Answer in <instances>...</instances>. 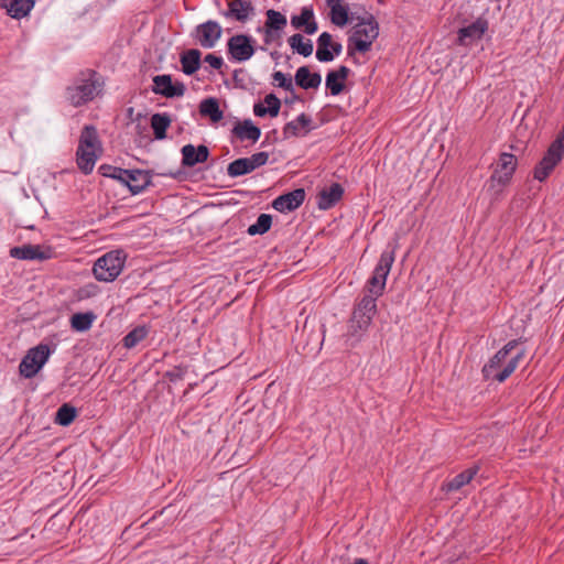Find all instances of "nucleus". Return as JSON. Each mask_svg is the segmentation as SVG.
Listing matches in <instances>:
<instances>
[{"label": "nucleus", "instance_id": "f257e3e1", "mask_svg": "<svg viewBox=\"0 0 564 564\" xmlns=\"http://www.w3.org/2000/svg\"><path fill=\"white\" fill-rule=\"evenodd\" d=\"M519 345L518 339L508 341L499 349L489 361L482 367V375L486 379H494L498 382H505L519 367L520 361L525 357V349L513 350Z\"/></svg>", "mask_w": 564, "mask_h": 564}, {"label": "nucleus", "instance_id": "f03ea898", "mask_svg": "<svg viewBox=\"0 0 564 564\" xmlns=\"http://www.w3.org/2000/svg\"><path fill=\"white\" fill-rule=\"evenodd\" d=\"M351 19H356L358 22L348 37L347 51L349 56H352L355 52L367 53L370 51L372 43L379 35V24L372 14L368 13L365 18H356L352 13Z\"/></svg>", "mask_w": 564, "mask_h": 564}, {"label": "nucleus", "instance_id": "7ed1b4c3", "mask_svg": "<svg viewBox=\"0 0 564 564\" xmlns=\"http://www.w3.org/2000/svg\"><path fill=\"white\" fill-rule=\"evenodd\" d=\"M101 153L102 148L97 134V130L93 126L84 127L76 151V162L78 169L84 174L91 173L96 161L99 159Z\"/></svg>", "mask_w": 564, "mask_h": 564}, {"label": "nucleus", "instance_id": "20e7f679", "mask_svg": "<svg viewBox=\"0 0 564 564\" xmlns=\"http://www.w3.org/2000/svg\"><path fill=\"white\" fill-rule=\"evenodd\" d=\"M102 84L93 70L82 73L66 89L67 100L75 107L91 101L101 93Z\"/></svg>", "mask_w": 564, "mask_h": 564}, {"label": "nucleus", "instance_id": "39448f33", "mask_svg": "<svg viewBox=\"0 0 564 564\" xmlns=\"http://www.w3.org/2000/svg\"><path fill=\"white\" fill-rule=\"evenodd\" d=\"M395 259V246L386 249L380 254V259L372 272V275L366 282L364 293L380 297L386 289L387 278Z\"/></svg>", "mask_w": 564, "mask_h": 564}, {"label": "nucleus", "instance_id": "423d86ee", "mask_svg": "<svg viewBox=\"0 0 564 564\" xmlns=\"http://www.w3.org/2000/svg\"><path fill=\"white\" fill-rule=\"evenodd\" d=\"M127 254L122 250H111L99 257L93 267L96 280L101 282L115 281L123 270Z\"/></svg>", "mask_w": 564, "mask_h": 564}, {"label": "nucleus", "instance_id": "0eeeda50", "mask_svg": "<svg viewBox=\"0 0 564 564\" xmlns=\"http://www.w3.org/2000/svg\"><path fill=\"white\" fill-rule=\"evenodd\" d=\"M564 153V124L556 135L555 140L550 144L547 151L535 165L533 177L540 182L545 181L553 172L555 166L562 161Z\"/></svg>", "mask_w": 564, "mask_h": 564}, {"label": "nucleus", "instance_id": "6e6552de", "mask_svg": "<svg viewBox=\"0 0 564 564\" xmlns=\"http://www.w3.org/2000/svg\"><path fill=\"white\" fill-rule=\"evenodd\" d=\"M517 166L518 160L516 155L508 152L500 153L497 165L489 178L490 187L494 188L499 186L500 188H503L509 185Z\"/></svg>", "mask_w": 564, "mask_h": 564}, {"label": "nucleus", "instance_id": "1a4fd4ad", "mask_svg": "<svg viewBox=\"0 0 564 564\" xmlns=\"http://www.w3.org/2000/svg\"><path fill=\"white\" fill-rule=\"evenodd\" d=\"M50 355L51 351L47 345L41 344L31 348L20 362V375L28 379L34 377L46 364Z\"/></svg>", "mask_w": 564, "mask_h": 564}, {"label": "nucleus", "instance_id": "9d476101", "mask_svg": "<svg viewBox=\"0 0 564 564\" xmlns=\"http://www.w3.org/2000/svg\"><path fill=\"white\" fill-rule=\"evenodd\" d=\"M489 23L485 18H478L467 26L460 28L457 32V43L463 46H469L481 40L488 31Z\"/></svg>", "mask_w": 564, "mask_h": 564}, {"label": "nucleus", "instance_id": "9b49d317", "mask_svg": "<svg viewBox=\"0 0 564 564\" xmlns=\"http://www.w3.org/2000/svg\"><path fill=\"white\" fill-rule=\"evenodd\" d=\"M152 82V91L165 98L181 97L185 93L184 84L181 82L173 83L171 75H156Z\"/></svg>", "mask_w": 564, "mask_h": 564}, {"label": "nucleus", "instance_id": "f8f14e48", "mask_svg": "<svg viewBox=\"0 0 564 564\" xmlns=\"http://www.w3.org/2000/svg\"><path fill=\"white\" fill-rule=\"evenodd\" d=\"M291 26L294 30L303 31L304 33L312 35L317 32L318 24L315 20L314 9L312 6H305L301 9L300 14H293L291 17Z\"/></svg>", "mask_w": 564, "mask_h": 564}, {"label": "nucleus", "instance_id": "ddd939ff", "mask_svg": "<svg viewBox=\"0 0 564 564\" xmlns=\"http://www.w3.org/2000/svg\"><path fill=\"white\" fill-rule=\"evenodd\" d=\"M52 249L39 245H23L10 249V256L20 260H47L52 257Z\"/></svg>", "mask_w": 564, "mask_h": 564}, {"label": "nucleus", "instance_id": "4468645a", "mask_svg": "<svg viewBox=\"0 0 564 564\" xmlns=\"http://www.w3.org/2000/svg\"><path fill=\"white\" fill-rule=\"evenodd\" d=\"M228 50L232 58L238 62H245L249 59L254 53L251 39L242 34L235 35L229 39Z\"/></svg>", "mask_w": 564, "mask_h": 564}, {"label": "nucleus", "instance_id": "2eb2a0df", "mask_svg": "<svg viewBox=\"0 0 564 564\" xmlns=\"http://www.w3.org/2000/svg\"><path fill=\"white\" fill-rule=\"evenodd\" d=\"M350 75V69L341 65L337 69L329 70L325 78L326 90L332 96L340 95L346 88V80Z\"/></svg>", "mask_w": 564, "mask_h": 564}, {"label": "nucleus", "instance_id": "dca6fc26", "mask_svg": "<svg viewBox=\"0 0 564 564\" xmlns=\"http://www.w3.org/2000/svg\"><path fill=\"white\" fill-rule=\"evenodd\" d=\"M314 129L315 124L312 117L306 113H301L284 126V138H303Z\"/></svg>", "mask_w": 564, "mask_h": 564}, {"label": "nucleus", "instance_id": "f3484780", "mask_svg": "<svg viewBox=\"0 0 564 564\" xmlns=\"http://www.w3.org/2000/svg\"><path fill=\"white\" fill-rule=\"evenodd\" d=\"M196 36L205 48H212L221 36V28L215 21H207L196 28Z\"/></svg>", "mask_w": 564, "mask_h": 564}, {"label": "nucleus", "instance_id": "a211bd4d", "mask_svg": "<svg viewBox=\"0 0 564 564\" xmlns=\"http://www.w3.org/2000/svg\"><path fill=\"white\" fill-rule=\"evenodd\" d=\"M122 184L127 185L132 194H139L151 183V176L147 171L126 170Z\"/></svg>", "mask_w": 564, "mask_h": 564}, {"label": "nucleus", "instance_id": "6ab92c4d", "mask_svg": "<svg viewBox=\"0 0 564 564\" xmlns=\"http://www.w3.org/2000/svg\"><path fill=\"white\" fill-rule=\"evenodd\" d=\"M344 188L339 183H333L317 194V207L327 210L334 207L343 197Z\"/></svg>", "mask_w": 564, "mask_h": 564}, {"label": "nucleus", "instance_id": "aec40b11", "mask_svg": "<svg viewBox=\"0 0 564 564\" xmlns=\"http://www.w3.org/2000/svg\"><path fill=\"white\" fill-rule=\"evenodd\" d=\"M182 164L184 166L192 167L198 163H204L207 161L209 155V150L206 145L195 147L193 144H186L182 148Z\"/></svg>", "mask_w": 564, "mask_h": 564}, {"label": "nucleus", "instance_id": "412c9836", "mask_svg": "<svg viewBox=\"0 0 564 564\" xmlns=\"http://www.w3.org/2000/svg\"><path fill=\"white\" fill-rule=\"evenodd\" d=\"M267 22L264 24V43L270 45L280 37L282 30V13L275 10L267 11Z\"/></svg>", "mask_w": 564, "mask_h": 564}, {"label": "nucleus", "instance_id": "4be33fe9", "mask_svg": "<svg viewBox=\"0 0 564 564\" xmlns=\"http://www.w3.org/2000/svg\"><path fill=\"white\" fill-rule=\"evenodd\" d=\"M294 82L302 89H317L322 83V76L319 73H312L308 66H301L295 73Z\"/></svg>", "mask_w": 564, "mask_h": 564}, {"label": "nucleus", "instance_id": "5701e85b", "mask_svg": "<svg viewBox=\"0 0 564 564\" xmlns=\"http://www.w3.org/2000/svg\"><path fill=\"white\" fill-rule=\"evenodd\" d=\"M372 319V317L365 313L352 311L347 334L351 337L360 338L368 330Z\"/></svg>", "mask_w": 564, "mask_h": 564}, {"label": "nucleus", "instance_id": "b1692460", "mask_svg": "<svg viewBox=\"0 0 564 564\" xmlns=\"http://www.w3.org/2000/svg\"><path fill=\"white\" fill-rule=\"evenodd\" d=\"M33 0H0V7L14 19L25 17L33 8Z\"/></svg>", "mask_w": 564, "mask_h": 564}, {"label": "nucleus", "instance_id": "393cba45", "mask_svg": "<svg viewBox=\"0 0 564 564\" xmlns=\"http://www.w3.org/2000/svg\"><path fill=\"white\" fill-rule=\"evenodd\" d=\"M280 107V99L275 95L269 94L264 97L263 101L254 104L253 112L258 117H276L279 115Z\"/></svg>", "mask_w": 564, "mask_h": 564}, {"label": "nucleus", "instance_id": "a878e982", "mask_svg": "<svg viewBox=\"0 0 564 564\" xmlns=\"http://www.w3.org/2000/svg\"><path fill=\"white\" fill-rule=\"evenodd\" d=\"M232 133L240 141H250L252 143L257 142L261 134L260 129L254 126L251 120L238 122L234 127Z\"/></svg>", "mask_w": 564, "mask_h": 564}, {"label": "nucleus", "instance_id": "bb28decb", "mask_svg": "<svg viewBox=\"0 0 564 564\" xmlns=\"http://www.w3.org/2000/svg\"><path fill=\"white\" fill-rule=\"evenodd\" d=\"M479 470L478 466H473L460 474L456 475L453 479L448 480L444 486L443 489L447 492L457 491L467 484H469L473 478L477 475Z\"/></svg>", "mask_w": 564, "mask_h": 564}, {"label": "nucleus", "instance_id": "cd10ccee", "mask_svg": "<svg viewBox=\"0 0 564 564\" xmlns=\"http://www.w3.org/2000/svg\"><path fill=\"white\" fill-rule=\"evenodd\" d=\"M329 7V18L333 24L337 26H344L348 23V9L343 6V0H326Z\"/></svg>", "mask_w": 564, "mask_h": 564}, {"label": "nucleus", "instance_id": "c85d7f7f", "mask_svg": "<svg viewBox=\"0 0 564 564\" xmlns=\"http://www.w3.org/2000/svg\"><path fill=\"white\" fill-rule=\"evenodd\" d=\"M253 12V7L249 1L232 0L229 2V9L225 13L226 17H232L237 21L245 22Z\"/></svg>", "mask_w": 564, "mask_h": 564}, {"label": "nucleus", "instance_id": "c756f323", "mask_svg": "<svg viewBox=\"0 0 564 564\" xmlns=\"http://www.w3.org/2000/svg\"><path fill=\"white\" fill-rule=\"evenodd\" d=\"M330 45H333V36L328 32H323L317 39L316 58L319 62H332L335 58V54L330 52Z\"/></svg>", "mask_w": 564, "mask_h": 564}, {"label": "nucleus", "instance_id": "7c9ffc66", "mask_svg": "<svg viewBox=\"0 0 564 564\" xmlns=\"http://www.w3.org/2000/svg\"><path fill=\"white\" fill-rule=\"evenodd\" d=\"M288 43L294 53L308 57L313 53V42L301 33H295L288 39Z\"/></svg>", "mask_w": 564, "mask_h": 564}, {"label": "nucleus", "instance_id": "2f4dec72", "mask_svg": "<svg viewBox=\"0 0 564 564\" xmlns=\"http://www.w3.org/2000/svg\"><path fill=\"white\" fill-rule=\"evenodd\" d=\"M97 315L93 312L76 313L70 317V327L75 332L84 333L91 328Z\"/></svg>", "mask_w": 564, "mask_h": 564}, {"label": "nucleus", "instance_id": "473e14b6", "mask_svg": "<svg viewBox=\"0 0 564 564\" xmlns=\"http://www.w3.org/2000/svg\"><path fill=\"white\" fill-rule=\"evenodd\" d=\"M182 69L186 75L194 74L200 66V52L188 50L181 56Z\"/></svg>", "mask_w": 564, "mask_h": 564}, {"label": "nucleus", "instance_id": "72a5a7b5", "mask_svg": "<svg viewBox=\"0 0 564 564\" xmlns=\"http://www.w3.org/2000/svg\"><path fill=\"white\" fill-rule=\"evenodd\" d=\"M199 112L202 116L208 117L213 122H218L224 117L219 104L215 98L204 99L199 105Z\"/></svg>", "mask_w": 564, "mask_h": 564}, {"label": "nucleus", "instance_id": "f704fd0d", "mask_svg": "<svg viewBox=\"0 0 564 564\" xmlns=\"http://www.w3.org/2000/svg\"><path fill=\"white\" fill-rule=\"evenodd\" d=\"M170 124L171 119L166 113H155L151 118V127L156 139L165 138Z\"/></svg>", "mask_w": 564, "mask_h": 564}, {"label": "nucleus", "instance_id": "c9c22d12", "mask_svg": "<svg viewBox=\"0 0 564 564\" xmlns=\"http://www.w3.org/2000/svg\"><path fill=\"white\" fill-rule=\"evenodd\" d=\"M377 297L373 295L365 294L361 296V299L356 303L352 311L365 313L369 315V317H372L377 313Z\"/></svg>", "mask_w": 564, "mask_h": 564}, {"label": "nucleus", "instance_id": "e433bc0d", "mask_svg": "<svg viewBox=\"0 0 564 564\" xmlns=\"http://www.w3.org/2000/svg\"><path fill=\"white\" fill-rule=\"evenodd\" d=\"M252 172V164L248 158L237 159L232 161L228 167L227 173L231 177L242 176Z\"/></svg>", "mask_w": 564, "mask_h": 564}, {"label": "nucleus", "instance_id": "4c0bfd02", "mask_svg": "<svg viewBox=\"0 0 564 564\" xmlns=\"http://www.w3.org/2000/svg\"><path fill=\"white\" fill-rule=\"evenodd\" d=\"M304 199V188H296L290 193H284V209L294 210L303 204Z\"/></svg>", "mask_w": 564, "mask_h": 564}, {"label": "nucleus", "instance_id": "58836bf2", "mask_svg": "<svg viewBox=\"0 0 564 564\" xmlns=\"http://www.w3.org/2000/svg\"><path fill=\"white\" fill-rule=\"evenodd\" d=\"M148 335V329L144 326L135 327L123 337V346L126 348H133L142 341Z\"/></svg>", "mask_w": 564, "mask_h": 564}, {"label": "nucleus", "instance_id": "ea45409f", "mask_svg": "<svg viewBox=\"0 0 564 564\" xmlns=\"http://www.w3.org/2000/svg\"><path fill=\"white\" fill-rule=\"evenodd\" d=\"M271 223H272V218L270 215L261 214L258 217L257 221L253 225L249 226L247 232L250 236L263 235L264 232H267L270 229Z\"/></svg>", "mask_w": 564, "mask_h": 564}, {"label": "nucleus", "instance_id": "a19ab883", "mask_svg": "<svg viewBox=\"0 0 564 564\" xmlns=\"http://www.w3.org/2000/svg\"><path fill=\"white\" fill-rule=\"evenodd\" d=\"M75 417L76 409L69 404H63L56 412L55 422L62 426H67Z\"/></svg>", "mask_w": 564, "mask_h": 564}, {"label": "nucleus", "instance_id": "79ce46f5", "mask_svg": "<svg viewBox=\"0 0 564 564\" xmlns=\"http://www.w3.org/2000/svg\"><path fill=\"white\" fill-rule=\"evenodd\" d=\"M99 172H100L101 175H104L106 177L118 180L120 182H122L123 175L126 174V170L120 169V167H116V166H112V165H108V164L100 165L99 166Z\"/></svg>", "mask_w": 564, "mask_h": 564}, {"label": "nucleus", "instance_id": "37998d69", "mask_svg": "<svg viewBox=\"0 0 564 564\" xmlns=\"http://www.w3.org/2000/svg\"><path fill=\"white\" fill-rule=\"evenodd\" d=\"M99 292H100V289L97 284L87 283V284L83 285L82 288H79L78 299L79 300L90 299V297L98 295Z\"/></svg>", "mask_w": 564, "mask_h": 564}, {"label": "nucleus", "instance_id": "c03bdc74", "mask_svg": "<svg viewBox=\"0 0 564 564\" xmlns=\"http://www.w3.org/2000/svg\"><path fill=\"white\" fill-rule=\"evenodd\" d=\"M248 160H249V162H251L252 171H253L257 167L265 164V162L268 160V154L264 152H259V153H256V154L251 155L250 158H248Z\"/></svg>", "mask_w": 564, "mask_h": 564}, {"label": "nucleus", "instance_id": "a18cd8bd", "mask_svg": "<svg viewBox=\"0 0 564 564\" xmlns=\"http://www.w3.org/2000/svg\"><path fill=\"white\" fill-rule=\"evenodd\" d=\"M210 67L215 68V69H219L223 64H224V61L220 56H216L214 54H207L205 56V59H204Z\"/></svg>", "mask_w": 564, "mask_h": 564}, {"label": "nucleus", "instance_id": "49530a36", "mask_svg": "<svg viewBox=\"0 0 564 564\" xmlns=\"http://www.w3.org/2000/svg\"><path fill=\"white\" fill-rule=\"evenodd\" d=\"M343 51V45L339 42H334L330 45V52L335 54V56L339 55Z\"/></svg>", "mask_w": 564, "mask_h": 564}, {"label": "nucleus", "instance_id": "de8ad7c7", "mask_svg": "<svg viewBox=\"0 0 564 564\" xmlns=\"http://www.w3.org/2000/svg\"><path fill=\"white\" fill-rule=\"evenodd\" d=\"M283 82H284V90H290L291 93H293L292 77L290 75H288V76L284 75Z\"/></svg>", "mask_w": 564, "mask_h": 564}, {"label": "nucleus", "instance_id": "09e8293b", "mask_svg": "<svg viewBox=\"0 0 564 564\" xmlns=\"http://www.w3.org/2000/svg\"><path fill=\"white\" fill-rule=\"evenodd\" d=\"M272 206L274 209H276L278 212H282V206H283V203H282V195H279L274 198V200L272 202Z\"/></svg>", "mask_w": 564, "mask_h": 564}, {"label": "nucleus", "instance_id": "8fccbe9b", "mask_svg": "<svg viewBox=\"0 0 564 564\" xmlns=\"http://www.w3.org/2000/svg\"><path fill=\"white\" fill-rule=\"evenodd\" d=\"M274 82L276 83L278 87H282V70H276L273 74Z\"/></svg>", "mask_w": 564, "mask_h": 564}, {"label": "nucleus", "instance_id": "3c124183", "mask_svg": "<svg viewBox=\"0 0 564 564\" xmlns=\"http://www.w3.org/2000/svg\"><path fill=\"white\" fill-rule=\"evenodd\" d=\"M354 564H369L367 560L365 558H357Z\"/></svg>", "mask_w": 564, "mask_h": 564}, {"label": "nucleus", "instance_id": "603ef678", "mask_svg": "<svg viewBox=\"0 0 564 564\" xmlns=\"http://www.w3.org/2000/svg\"><path fill=\"white\" fill-rule=\"evenodd\" d=\"M292 101H293V99H292V100H289V98H288V97H285V98H284V104H289V102H292Z\"/></svg>", "mask_w": 564, "mask_h": 564}, {"label": "nucleus", "instance_id": "864d4df0", "mask_svg": "<svg viewBox=\"0 0 564 564\" xmlns=\"http://www.w3.org/2000/svg\"><path fill=\"white\" fill-rule=\"evenodd\" d=\"M275 54H278V52H272L271 56L274 57Z\"/></svg>", "mask_w": 564, "mask_h": 564}, {"label": "nucleus", "instance_id": "5fc2aeb1", "mask_svg": "<svg viewBox=\"0 0 564 564\" xmlns=\"http://www.w3.org/2000/svg\"><path fill=\"white\" fill-rule=\"evenodd\" d=\"M283 23H284V26H285L286 25V18L285 17H284Z\"/></svg>", "mask_w": 564, "mask_h": 564}]
</instances>
